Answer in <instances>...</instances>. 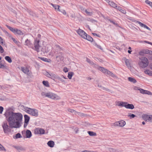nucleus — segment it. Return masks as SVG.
Here are the masks:
<instances>
[{
    "label": "nucleus",
    "instance_id": "72a5a7b5",
    "mask_svg": "<svg viewBox=\"0 0 152 152\" xmlns=\"http://www.w3.org/2000/svg\"><path fill=\"white\" fill-rule=\"evenodd\" d=\"M24 117L25 118V122H28L30 118L27 115H24Z\"/></svg>",
    "mask_w": 152,
    "mask_h": 152
},
{
    "label": "nucleus",
    "instance_id": "052dcab7",
    "mask_svg": "<svg viewBox=\"0 0 152 152\" xmlns=\"http://www.w3.org/2000/svg\"><path fill=\"white\" fill-rule=\"evenodd\" d=\"M89 125V124L88 122H86L83 124V125L85 126H88Z\"/></svg>",
    "mask_w": 152,
    "mask_h": 152
},
{
    "label": "nucleus",
    "instance_id": "412c9836",
    "mask_svg": "<svg viewBox=\"0 0 152 152\" xmlns=\"http://www.w3.org/2000/svg\"><path fill=\"white\" fill-rule=\"evenodd\" d=\"M15 31V33H14L15 34H17L20 35H23V32L18 29L16 28Z\"/></svg>",
    "mask_w": 152,
    "mask_h": 152
},
{
    "label": "nucleus",
    "instance_id": "39448f33",
    "mask_svg": "<svg viewBox=\"0 0 152 152\" xmlns=\"http://www.w3.org/2000/svg\"><path fill=\"white\" fill-rule=\"evenodd\" d=\"M140 61L139 62L140 66L142 68L146 67L148 65L149 62L148 59L144 57L139 58Z\"/></svg>",
    "mask_w": 152,
    "mask_h": 152
},
{
    "label": "nucleus",
    "instance_id": "f3484780",
    "mask_svg": "<svg viewBox=\"0 0 152 152\" xmlns=\"http://www.w3.org/2000/svg\"><path fill=\"white\" fill-rule=\"evenodd\" d=\"M32 134L31 132L29 130H27L26 132V137L30 138Z\"/></svg>",
    "mask_w": 152,
    "mask_h": 152
},
{
    "label": "nucleus",
    "instance_id": "a878e982",
    "mask_svg": "<svg viewBox=\"0 0 152 152\" xmlns=\"http://www.w3.org/2000/svg\"><path fill=\"white\" fill-rule=\"evenodd\" d=\"M128 80L129 81L133 83H135L137 82L136 80L133 77H129Z\"/></svg>",
    "mask_w": 152,
    "mask_h": 152
},
{
    "label": "nucleus",
    "instance_id": "6ab92c4d",
    "mask_svg": "<svg viewBox=\"0 0 152 152\" xmlns=\"http://www.w3.org/2000/svg\"><path fill=\"white\" fill-rule=\"evenodd\" d=\"M21 70L24 73L26 74L28 72L29 70L27 67H21Z\"/></svg>",
    "mask_w": 152,
    "mask_h": 152
},
{
    "label": "nucleus",
    "instance_id": "58836bf2",
    "mask_svg": "<svg viewBox=\"0 0 152 152\" xmlns=\"http://www.w3.org/2000/svg\"><path fill=\"white\" fill-rule=\"evenodd\" d=\"M38 58H39L40 59H41L42 60H43L45 61H46L48 62H49V61H48V60H50V59H48L47 58H42V57H39Z\"/></svg>",
    "mask_w": 152,
    "mask_h": 152
},
{
    "label": "nucleus",
    "instance_id": "423d86ee",
    "mask_svg": "<svg viewBox=\"0 0 152 152\" xmlns=\"http://www.w3.org/2000/svg\"><path fill=\"white\" fill-rule=\"evenodd\" d=\"M26 112L33 116L37 117L38 115V111L37 110L34 109L27 108L26 109Z\"/></svg>",
    "mask_w": 152,
    "mask_h": 152
},
{
    "label": "nucleus",
    "instance_id": "7c9ffc66",
    "mask_svg": "<svg viewBox=\"0 0 152 152\" xmlns=\"http://www.w3.org/2000/svg\"><path fill=\"white\" fill-rule=\"evenodd\" d=\"M7 27L13 33H15V31L16 28H13L9 26L8 25H7Z\"/></svg>",
    "mask_w": 152,
    "mask_h": 152
},
{
    "label": "nucleus",
    "instance_id": "e433bc0d",
    "mask_svg": "<svg viewBox=\"0 0 152 152\" xmlns=\"http://www.w3.org/2000/svg\"><path fill=\"white\" fill-rule=\"evenodd\" d=\"M42 83L45 86L47 87H49V84L48 81H43L42 82Z\"/></svg>",
    "mask_w": 152,
    "mask_h": 152
},
{
    "label": "nucleus",
    "instance_id": "c03bdc74",
    "mask_svg": "<svg viewBox=\"0 0 152 152\" xmlns=\"http://www.w3.org/2000/svg\"><path fill=\"white\" fill-rule=\"evenodd\" d=\"M25 44L28 46L31 44V42H30V41L28 39H27L25 42Z\"/></svg>",
    "mask_w": 152,
    "mask_h": 152
},
{
    "label": "nucleus",
    "instance_id": "c9c22d12",
    "mask_svg": "<svg viewBox=\"0 0 152 152\" xmlns=\"http://www.w3.org/2000/svg\"><path fill=\"white\" fill-rule=\"evenodd\" d=\"M15 148L18 151H24L25 150L24 148L21 146L15 147Z\"/></svg>",
    "mask_w": 152,
    "mask_h": 152
},
{
    "label": "nucleus",
    "instance_id": "a19ab883",
    "mask_svg": "<svg viewBox=\"0 0 152 152\" xmlns=\"http://www.w3.org/2000/svg\"><path fill=\"white\" fill-rule=\"evenodd\" d=\"M145 2L146 3L151 6L152 8V2L148 0H145Z\"/></svg>",
    "mask_w": 152,
    "mask_h": 152
},
{
    "label": "nucleus",
    "instance_id": "5fc2aeb1",
    "mask_svg": "<svg viewBox=\"0 0 152 152\" xmlns=\"http://www.w3.org/2000/svg\"><path fill=\"white\" fill-rule=\"evenodd\" d=\"M3 107L1 106H0V113L1 114L3 110Z\"/></svg>",
    "mask_w": 152,
    "mask_h": 152
},
{
    "label": "nucleus",
    "instance_id": "774afa93",
    "mask_svg": "<svg viewBox=\"0 0 152 152\" xmlns=\"http://www.w3.org/2000/svg\"><path fill=\"white\" fill-rule=\"evenodd\" d=\"M61 12L64 15H65L66 14V12L65 10H63L62 11H61Z\"/></svg>",
    "mask_w": 152,
    "mask_h": 152
},
{
    "label": "nucleus",
    "instance_id": "6e6552de",
    "mask_svg": "<svg viewBox=\"0 0 152 152\" xmlns=\"http://www.w3.org/2000/svg\"><path fill=\"white\" fill-rule=\"evenodd\" d=\"M35 133L37 134H43L45 133V130L42 129L37 128L35 129Z\"/></svg>",
    "mask_w": 152,
    "mask_h": 152
},
{
    "label": "nucleus",
    "instance_id": "ddd939ff",
    "mask_svg": "<svg viewBox=\"0 0 152 152\" xmlns=\"http://www.w3.org/2000/svg\"><path fill=\"white\" fill-rule=\"evenodd\" d=\"M139 91L141 93L143 94H146L151 95L152 94L151 93V92L147 90H145L144 89L140 88Z\"/></svg>",
    "mask_w": 152,
    "mask_h": 152
},
{
    "label": "nucleus",
    "instance_id": "49530a36",
    "mask_svg": "<svg viewBox=\"0 0 152 152\" xmlns=\"http://www.w3.org/2000/svg\"><path fill=\"white\" fill-rule=\"evenodd\" d=\"M15 137L16 138H18L22 137V136L20 133H18L16 134Z\"/></svg>",
    "mask_w": 152,
    "mask_h": 152
},
{
    "label": "nucleus",
    "instance_id": "6e6d98bb",
    "mask_svg": "<svg viewBox=\"0 0 152 152\" xmlns=\"http://www.w3.org/2000/svg\"><path fill=\"white\" fill-rule=\"evenodd\" d=\"M140 88L139 87H136V86H134L133 88L135 90H139L140 89Z\"/></svg>",
    "mask_w": 152,
    "mask_h": 152
},
{
    "label": "nucleus",
    "instance_id": "b1692460",
    "mask_svg": "<svg viewBox=\"0 0 152 152\" xmlns=\"http://www.w3.org/2000/svg\"><path fill=\"white\" fill-rule=\"evenodd\" d=\"M147 49H143L140 51L139 54L141 56H143L145 54H146Z\"/></svg>",
    "mask_w": 152,
    "mask_h": 152
},
{
    "label": "nucleus",
    "instance_id": "9d476101",
    "mask_svg": "<svg viewBox=\"0 0 152 152\" xmlns=\"http://www.w3.org/2000/svg\"><path fill=\"white\" fill-rule=\"evenodd\" d=\"M136 22L138 23L141 27H144L145 28H146V29L149 30L150 31H151V29L149 27L147 26L146 25L142 23L141 22L138 21H137Z\"/></svg>",
    "mask_w": 152,
    "mask_h": 152
},
{
    "label": "nucleus",
    "instance_id": "69168bd1",
    "mask_svg": "<svg viewBox=\"0 0 152 152\" xmlns=\"http://www.w3.org/2000/svg\"><path fill=\"white\" fill-rule=\"evenodd\" d=\"M63 71L64 72H68V70L67 68H64Z\"/></svg>",
    "mask_w": 152,
    "mask_h": 152
},
{
    "label": "nucleus",
    "instance_id": "a18cd8bd",
    "mask_svg": "<svg viewBox=\"0 0 152 152\" xmlns=\"http://www.w3.org/2000/svg\"><path fill=\"white\" fill-rule=\"evenodd\" d=\"M68 111L69 112L73 113H75V114L76 113V111H75L74 110L70 109H68Z\"/></svg>",
    "mask_w": 152,
    "mask_h": 152
},
{
    "label": "nucleus",
    "instance_id": "cd10ccee",
    "mask_svg": "<svg viewBox=\"0 0 152 152\" xmlns=\"http://www.w3.org/2000/svg\"><path fill=\"white\" fill-rule=\"evenodd\" d=\"M86 61L88 63L92 65L93 67H95V65H96V64H94L92 61H91L88 58H87L86 59Z\"/></svg>",
    "mask_w": 152,
    "mask_h": 152
},
{
    "label": "nucleus",
    "instance_id": "ea45409f",
    "mask_svg": "<svg viewBox=\"0 0 152 152\" xmlns=\"http://www.w3.org/2000/svg\"><path fill=\"white\" fill-rule=\"evenodd\" d=\"M26 74L28 76V77H29L32 78L33 77V75H32V73L31 72H29V71L28 72H27Z\"/></svg>",
    "mask_w": 152,
    "mask_h": 152
},
{
    "label": "nucleus",
    "instance_id": "473e14b6",
    "mask_svg": "<svg viewBox=\"0 0 152 152\" xmlns=\"http://www.w3.org/2000/svg\"><path fill=\"white\" fill-rule=\"evenodd\" d=\"M74 73L72 72H69L68 73V77L69 79H71Z\"/></svg>",
    "mask_w": 152,
    "mask_h": 152
},
{
    "label": "nucleus",
    "instance_id": "a211bd4d",
    "mask_svg": "<svg viewBox=\"0 0 152 152\" xmlns=\"http://www.w3.org/2000/svg\"><path fill=\"white\" fill-rule=\"evenodd\" d=\"M47 144L50 147L52 148L54 146V142L53 141L50 140L48 142Z\"/></svg>",
    "mask_w": 152,
    "mask_h": 152
},
{
    "label": "nucleus",
    "instance_id": "864d4df0",
    "mask_svg": "<svg viewBox=\"0 0 152 152\" xmlns=\"http://www.w3.org/2000/svg\"><path fill=\"white\" fill-rule=\"evenodd\" d=\"M28 122L24 121V128H25L27 126L28 124Z\"/></svg>",
    "mask_w": 152,
    "mask_h": 152
},
{
    "label": "nucleus",
    "instance_id": "c85d7f7f",
    "mask_svg": "<svg viewBox=\"0 0 152 152\" xmlns=\"http://www.w3.org/2000/svg\"><path fill=\"white\" fill-rule=\"evenodd\" d=\"M5 59L9 63H11L12 62V60H11L10 57L9 56H5Z\"/></svg>",
    "mask_w": 152,
    "mask_h": 152
},
{
    "label": "nucleus",
    "instance_id": "dca6fc26",
    "mask_svg": "<svg viewBox=\"0 0 152 152\" xmlns=\"http://www.w3.org/2000/svg\"><path fill=\"white\" fill-rule=\"evenodd\" d=\"M54 48L56 52L60 51L61 50H63V49L61 48L60 46L58 45H56L54 46Z\"/></svg>",
    "mask_w": 152,
    "mask_h": 152
},
{
    "label": "nucleus",
    "instance_id": "0e129e2a",
    "mask_svg": "<svg viewBox=\"0 0 152 152\" xmlns=\"http://www.w3.org/2000/svg\"><path fill=\"white\" fill-rule=\"evenodd\" d=\"M0 43L1 44H3V40L2 39L1 37H0Z\"/></svg>",
    "mask_w": 152,
    "mask_h": 152
},
{
    "label": "nucleus",
    "instance_id": "5701e85b",
    "mask_svg": "<svg viewBox=\"0 0 152 152\" xmlns=\"http://www.w3.org/2000/svg\"><path fill=\"white\" fill-rule=\"evenodd\" d=\"M119 126L123 127L126 124L125 122L123 120H121L118 121Z\"/></svg>",
    "mask_w": 152,
    "mask_h": 152
},
{
    "label": "nucleus",
    "instance_id": "2eb2a0df",
    "mask_svg": "<svg viewBox=\"0 0 152 152\" xmlns=\"http://www.w3.org/2000/svg\"><path fill=\"white\" fill-rule=\"evenodd\" d=\"M142 117L145 121H149L150 115H144L142 116Z\"/></svg>",
    "mask_w": 152,
    "mask_h": 152
},
{
    "label": "nucleus",
    "instance_id": "e2e57ef3",
    "mask_svg": "<svg viewBox=\"0 0 152 152\" xmlns=\"http://www.w3.org/2000/svg\"><path fill=\"white\" fill-rule=\"evenodd\" d=\"M46 75L48 77H50V76H51L50 74H49V73H48V72L46 73Z\"/></svg>",
    "mask_w": 152,
    "mask_h": 152
},
{
    "label": "nucleus",
    "instance_id": "680f3d73",
    "mask_svg": "<svg viewBox=\"0 0 152 152\" xmlns=\"http://www.w3.org/2000/svg\"><path fill=\"white\" fill-rule=\"evenodd\" d=\"M149 122H152V115H150Z\"/></svg>",
    "mask_w": 152,
    "mask_h": 152
},
{
    "label": "nucleus",
    "instance_id": "4d7b16f0",
    "mask_svg": "<svg viewBox=\"0 0 152 152\" xmlns=\"http://www.w3.org/2000/svg\"><path fill=\"white\" fill-rule=\"evenodd\" d=\"M12 39L15 43L16 44H17L18 43L17 41L16 40V39L15 38H14L13 37H12Z\"/></svg>",
    "mask_w": 152,
    "mask_h": 152
},
{
    "label": "nucleus",
    "instance_id": "09e8293b",
    "mask_svg": "<svg viewBox=\"0 0 152 152\" xmlns=\"http://www.w3.org/2000/svg\"><path fill=\"white\" fill-rule=\"evenodd\" d=\"M146 54H149L150 55L152 54V51L149 50L147 49Z\"/></svg>",
    "mask_w": 152,
    "mask_h": 152
},
{
    "label": "nucleus",
    "instance_id": "4be33fe9",
    "mask_svg": "<svg viewBox=\"0 0 152 152\" xmlns=\"http://www.w3.org/2000/svg\"><path fill=\"white\" fill-rule=\"evenodd\" d=\"M51 4L55 10H57L59 12H61L60 9H59L60 7L59 5L54 4Z\"/></svg>",
    "mask_w": 152,
    "mask_h": 152
},
{
    "label": "nucleus",
    "instance_id": "aec40b11",
    "mask_svg": "<svg viewBox=\"0 0 152 152\" xmlns=\"http://www.w3.org/2000/svg\"><path fill=\"white\" fill-rule=\"evenodd\" d=\"M116 9L118 10L124 14H126V10H125L122 9L121 7L120 6H117V7Z\"/></svg>",
    "mask_w": 152,
    "mask_h": 152
},
{
    "label": "nucleus",
    "instance_id": "393cba45",
    "mask_svg": "<svg viewBox=\"0 0 152 152\" xmlns=\"http://www.w3.org/2000/svg\"><path fill=\"white\" fill-rule=\"evenodd\" d=\"M144 73L150 76H152V71L148 69H147L144 71Z\"/></svg>",
    "mask_w": 152,
    "mask_h": 152
},
{
    "label": "nucleus",
    "instance_id": "f03ea898",
    "mask_svg": "<svg viewBox=\"0 0 152 152\" xmlns=\"http://www.w3.org/2000/svg\"><path fill=\"white\" fill-rule=\"evenodd\" d=\"M41 95L43 97H47L54 100H58L61 99L60 96L50 91L42 92Z\"/></svg>",
    "mask_w": 152,
    "mask_h": 152
},
{
    "label": "nucleus",
    "instance_id": "9b49d317",
    "mask_svg": "<svg viewBox=\"0 0 152 152\" xmlns=\"http://www.w3.org/2000/svg\"><path fill=\"white\" fill-rule=\"evenodd\" d=\"M125 63L128 68L129 69H131V68H132L131 61L129 59H126L125 61Z\"/></svg>",
    "mask_w": 152,
    "mask_h": 152
},
{
    "label": "nucleus",
    "instance_id": "f8f14e48",
    "mask_svg": "<svg viewBox=\"0 0 152 152\" xmlns=\"http://www.w3.org/2000/svg\"><path fill=\"white\" fill-rule=\"evenodd\" d=\"M116 105L119 106L124 107L125 104H126V102H123L120 101H116L115 102Z\"/></svg>",
    "mask_w": 152,
    "mask_h": 152
},
{
    "label": "nucleus",
    "instance_id": "13d9d810",
    "mask_svg": "<svg viewBox=\"0 0 152 152\" xmlns=\"http://www.w3.org/2000/svg\"><path fill=\"white\" fill-rule=\"evenodd\" d=\"M114 125L116 126H119V124L118 121L115 122L114 124Z\"/></svg>",
    "mask_w": 152,
    "mask_h": 152
},
{
    "label": "nucleus",
    "instance_id": "c756f323",
    "mask_svg": "<svg viewBox=\"0 0 152 152\" xmlns=\"http://www.w3.org/2000/svg\"><path fill=\"white\" fill-rule=\"evenodd\" d=\"M127 116L130 119H131L134 118L136 116V115L134 114H132L131 113H128Z\"/></svg>",
    "mask_w": 152,
    "mask_h": 152
},
{
    "label": "nucleus",
    "instance_id": "37998d69",
    "mask_svg": "<svg viewBox=\"0 0 152 152\" xmlns=\"http://www.w3.org/2000/svg\"><path fill=\"white\" fill-rule=\"evenodd\" d=\"M76 115L81 117L84 116H85V115L84 114L77 112H76Z\"/></svg>",
    "mask_w": 152,
    "mask_h": 152
},
{
    "label": "nucleus",
    "instance_id": "2f4dec72",
    "mask_svg": "<svg viewBox=\"0 0 152 152\" xmlns=\"http://www.w3.org/2000/svg\"><path fill=\"white\" fill-rule=\"evenodd\" d=\"M50 78H51L52 79L58 78V76L56 75L55 74L53 73H51L50 74Z\"/></svg>",
    "mask_w": 152,
    "mask_h": 152
},
{
    "label": "nucleus",
    "instance_id": "4c0bfd02",
    "mask_svg": "<svg viewBox=\"0 0 152 152\" xmlns=\"http://www.w3.org/2000/svg\"><path fill=\"white\" fill-rule=\"evenodd\" d=\"M85 12L88 15H91L93 14L92 12H90L88 10H86Z\"/></svg>",
    "mask_w": 152,
    "mask_h": 152
},
{
    "label": "nucleus",
    "instance_id": "8fccbe9b",
    "mask_svg": "<svg viewBox=\"0 0 152 152\" xmlns=\"http://www.w3.org/2000/svg\"><path fill=\"white\" fill-rule=\"evenodd\" d=\"M4 52V50L1 46L0 45V52L3 53Z\"/></svg>",
    "mask_w": 152,
    "mask_h": 152
},
{
    "label": "nucleus",
    "instance_id": "bb28decb",
    "mask_svg": "<svg viewBox=\"0 0 152 152\" xmlns=\"http://www.w3.org/2000/svg\"><path fill=\"white\" fill-rule=\"evenodd\" d=\"M88 133L91 136H95L96 135V133L92 131H88Z\"/></svg>",
    "mask_w": 152,
    "mask_h": 152
},
{
    "label": "nucleus",
    "instance_id": "4468645a",
    "mask_svg": "<svg viewBox=\"0 0 152 152\" xmlns=\"http://www.w3.org/2000/svg\"><path fill=\"white\" fill-rule=\"evenodd\" d=\"M108 3L110 6L113 7L114 8L116 9L117 7V5L114 2L112 1H109L108 2Z\"/></svg>",
    "mask_w": 152,
    "mask_h": 152
},
{
    "label": "nucleus",
    "instance_id": "7ed1b4c3",
    "mask_svg": "<svg viewBox=\"0 0 152 152\" xmlns=\"http://www.w3.org/2000/svg\"><path fill=\"white\" fill-rule=\"evenodd\" d=\"M76 32L82 38L91 42L93 41V39L89 35L87 34L82 29H79L77 30Z\"/></svg>",
    "mask_w": 152,
    "mask_h": 152
},
{
    "label": "nucleus",
    "instance_id": "20e7f679",
    "mask_svg": "<svg viewBox=\"0 0 152 152\" xmlns=\"http://www.w3.org/2000/svg\"><path fill=\"white\" fill-rule=\"evenodd\" d=\"M95 67L106 75L113 77H116L115 75L114 74L104 67L100 66L97 65H95Z\"/></svg>",
    "mask_w": 152,
    "mask_h": 152
},
{
    "label": "nucleus",
    "instance_id": "bf43d9fd",
    "mask_svg": "<svg viewBox=\"0 0 152 152\" xmlns=\"http://www.w3.org/2000/svg\"><path fill=\"white\" fill-rule=\"evenodd\" d=\"M105 91H108L109 92H110L111 93H112V92H113L111 90H110L109 89H108V88H106V90H105Z\"/></svg>",
    "mask_w": 152,
    "mask_h": 152
},
{
    "label": "nucleus",
    "instance_id": "f257e3e1",
    "mask_svg": "<svg viewBox=\"0 0 152 152\" xmlns=\"http://www.w3.org/2000/svg\"><path fill=\"white\" fill-rule=\"evenodd\" d=\"M4 115L8 122L9 126L6 123L3 124L2 126L4 133H8L10 132V128H18L21 126L23 119V115L21 113L8 112Z\"/></svg>",
    "mask_w": 152,
    "mask_h": 152
},
{
    "label": "nucleus",
    "instance_id": "603ef678",
    "mask_svg": "<svg viewBox=\"0 0 152 152\" xmlns=\"http://www.w3.org/2000/svg\"><path fill=\"white\" fill-rule=\"evenodd\" d=\"M109 21L111 23H112L114 25H115L116 26H118V24L117 23H116L115 22H114L113 21H112L111 20H109Z\"/></svg>",
    "mask_w": 152,
    "mask_h": 152
},
{
    "label": "nucleus",
    "instance_id": "f704fd0d",
    "mask_svg": "<svg viewBox=\"0 0 152 152\" xmlns=\"http://www.w3.org/2000/svg\"><path fill=\"white\" fill-rule=\"evenodd\" d=\"M45 48V46H43L41 49V51L42 52L41 53V54L44 53H47L48 52V51L46 50Z\"/></svg>",
    "mask_w": 152,
    "mask_h": 152
},
{
    "label": "nucleus",
    "instance_id": "338daca9",
    "mask_svg": "<svg viewBox=\"0 0 152 152\" xmlns=\"http://www.w3.org/2000/svg\"><path fill=\"white\" fill-rule=\"evenodd\" d=\"M98 87L101 90L102 89V88L103 87V86H101V85H98Z\"/></svg>",
    "mask_w": 152,
    "mask_h": 152
},
{
    "label": "nucleus",
    "instance_id": "de8ad7c7",
    "mask_svg": "<svg viewBox=\"0 0 152 152\" xmlns=\"http://www.w3.org/2000/svg\"><path fill=\"white\" fill-rule=\"evenodd\" d=\"M95 46L97 48H98L101 49V50H103V49L102 48V47H101V46L99 45H97V44H95Z\"/></svg>",
    "mask_w": 152,
    "mask_h": 152
},
{
    "label": "nucleus",
    "instance_id": "3c124183",
    "mask_svg": "<svg viewBox=\"0 0 152 152\" xmlns=\"http://www.w3.org/2000/svg\"><path fill=\"white\" fill-rule=\"evenodd\" d=\"M74 130L75 132V133H77L79 131V129L78 128L76 127L74 129Z\"/></svg>",
    "mask_w": 152,
    "mask_h": 152
},
{
    "label": "nucleus",
    "instance_id": "1a4fd4ad",
    "mask_svg": "<svg viewBox=\"0 0 152 152\" xmlns=\"http://www.w3.org/2000/svg\"><path fill=\"white\" fill-rule=\"evenodd\" d=\"M126 104H125L124 107L126 109H129L131 110L133 109L134 108V106L133 104H128L126 102Z\"/></svg>",
    "mask_w": 152,
    "mask_h": 152
},
{
    "label": "nucleus",
    "instance_id": "79ce46f5",
    "mask_svg": "<svg viewBox=\"0 0 152 152\" xmlns=\"http://www.w3.org/2000/svg\"><path fill=\"white\" fill-rule=\"evenodd\" d=\"M0 151H6L5 148L1 144H0Z\"/></svg>",
    "mask_w": 152,
    "mask_h": 152
},
{
    "label": "nucleus",
    "instance_id": "0eeeda50",
    "mask_svg": "<svg viewBox=\"0 0 152 152\" xmlns=\"http://www.w3.org/2000/svg\"><path fill=\"white\" fill-rule=\"evenodd\" d=\"M39 40L36 39L35 40L34 43V49L37 52L40 51L39 49L41 48V46L39 45Z\"/></svg>",
    "mask_w": 152,
    "mask_h": 152
}]
</instances>
